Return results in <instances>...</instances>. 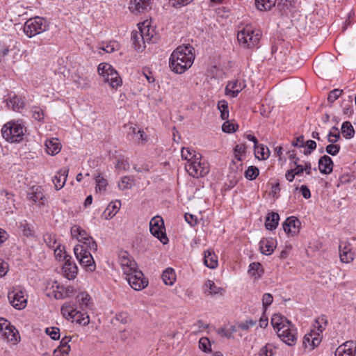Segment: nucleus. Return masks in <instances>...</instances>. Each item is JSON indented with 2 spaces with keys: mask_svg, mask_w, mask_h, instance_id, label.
<instances>
[{
  "mask_svg": "<svg viewBox=\"0 0 356 356\" xmlns=\"http://www.w3.org/2000/svg\"><path fill=\"white\" fill-rule=\"evenodd\" d=\"M194 59V48L191 45L179 46L170 55L169 66L173 72L181 74L192 66Z\"/></svg>",
  "mask_w": 356,
  "mask_h": 356,
  "instance_id": "1",
  "label": "nucleus"
},
{
  "mask_svg": "<svg viewBox=\"0 0 356 356\" xmlns=\"http://www.w3.org/2000/svg\"><path fill=\"white\" fill-rule=\"evenodd\" d=\"M2 137L9 143H20L24 140L26 131L24 122L22 120H10L1 128Z\"/></svg>",
  "mask_w": 356,
  "mask_h": 356,
  "instance_id": "2",
  "label": "nucleus"
},
{
  "mask_svg": "<svg viewBox=\"0 0 356 356\" xmlns=\"http://www.w3.org/2000/svg\"><path fill=\"white\" fill-rule=\"evenodd\" d=\"M261 37L259 30L253 29L250 26H246L238 32L237 40L239 44L243 48H253L259 44Z\"/></svg>",
  "mask_w": 356,
  "mask_h": 356,
  "instance_id": "3",
  "label": "nucleus"
},
{
  "mask_svg": "<svg viewBox=\"0 0 356 356\" xmlns=\"http://www.w3.org/2000/svg\"><path fill=\"white\" fill-rule=\"evenodd\" d=\"M97 72L104 81L108 83L112 88H117L122 85V79L111 64L107 63L99 64Z\"/></svg>",
  "mask_w": 356,
  "mask_h": 356,
  "instance_id": "4",
  "label": "nucleus"
},
{
  "mask_svg": "<svg viewBox=\"0 0 356 356\" xmlns=\"http://www.w3.org/2000/svg\"><path fill=\"white\" fill-rule=\"evenodd\" d=\"M48 22L44 18L35 17L29 19L25 22L23 31L27 37L33 38L46 31L48 29Z\"/></svg>",
  "mask_w": 356,
  "mask_h": 356,
  "instance_id": "5",
  "label": "nucleus"
},
{
  "mask_svg": "<svg viewBox=\"0 0 356 356\" xmlns=\"http://www.w3.org/2000/svg\"><path fill=\"white\" fill-rule=\"evenodd\" d=\"M91 251L84 247V245H76L74 248V254L80 265L87 271L93 272L96 269V265Z\"/></svg>",
  "mask_w": 356,
  "mask_h": 356,
  "instance_id": "6",
  "label": "nucleus"
},
{
  "mask_svg": "<svg viewBox=\"0 0 356 356\" xmlns=\"http://www.w3.org/2000/svg\"><path fill=\"white\" fill-rule=\"evenodd\" d=\"M71 234L72 238H76L84 247L88 248L90 250H97V244L92 237H91L86 230L79 225H74L71 227Z\"/></svg>",
  "mask_w": 356,
  "mask_h": 356,
  "instance_id": "7",
  "label": "nucleus"
},
{
  "mask_svg": "<svg viewBox=\"0 0 356 356\" xmlns=\"http://www.w3.org/2000/svg\"><path fill=\"white\" fill-rule=\"evenodd\" d=\"M185 169L188 175L194 178L203 177L210 171L209 163L201 159H195L190 164H185Z\"/></svg>",
  "mask_w": 356,
  "mask_h": 356,
  "instance_id": "8",
  "label": "nucleus"
},
{
  "mask_svg": "<svg viewBox=\"0 0 356 356\" xmlns=\"http://www.w3.org/2000/svg\"><path fill=\"white\" fill-rule=\"evenodd\" d=\"M279 338L289 346H294L298 340V332L295 325L291 322L282 325L277 332Z\"/></svg>",
  "mask_w": 356,
  "mask_h": 356,
  "instance_id": "9",
  "label": "nucleus"
},
{
  "mask_svg": "<svg viewBox=\"0 0 356 356\" xmlns=\"http://www.w3.org/2000/svg\"><path fill=\"white\" fill-rule=\"evenodd\" d=\"M61 313L67 318L76 321L83 325L89 323V316L74 308V305L70 303H65L61 307Z\"/></svg>",
  "mask_w": 356,
  "mask_h": 356,
  "instance_id": "10",
  "label": "nucleus"
},
{
  "mask_svg": "<svg viewBox=\"0 0 356 356\" xmlns=\"http://www.w3.org/2000/svg\"><path fill=\"white\" fill-rule=\"evenodd\" d=\"M24 290L13 287L8 293V298L12 306L16 309H23L27 304V297Z\"/></svg>",
  "mask_w": 356,
  "mask_h": 356,
  "instance_id": "11",
  "label": "nucleus"
},
{
  "mask_svg": "<svg viewBox=\"0 0 356 356\" xmlns=\"http://www.w3.org/2000/svg\"><path fill=\"white\" fill-rule=\"evenodd\" d=\"M149 230L151 234L159 239L163 244H166L168 242L165 232L164 222L161 217L155 216L150 220Z\"/></svg>",
  "mask_w": 356,
  "mask_h": 356,
  "instance_id": "12",
  "label": "nucleus"
},
{
  "mask_svg": "<svg viewBox=\"0 0 356 356\" xmlns=\"http://www.w3.org/2000/svg\"><path fill=\"white\" fill-rule=\"evenodd\" d=\"M129 273L130 275H126L124 277L133 289L140 291L148 285L147 280L145 278L143 273L139 268Z\"/></svg>",
  "mask_w": 356,
  "mask_h": 356,
  "instance_id": "13",
  "label": "nucleus"
},
{
  "mask_svg": "<svg viewBox=\"0 0 356 356\" xmlns=\"http://www.w3.org/2000/svg\"><path fill=\"white\" fill-rule=\"evenodd\" d=\"M118 262L124 276L130 275L129 273L138 268L136 261L127 251L121 250L119 252Z\"/></svg>",
  "mask_w": 356,
  "mask_h": 356,
  "instance_id": "14",
  "label": "nucleus"
},
{
  "mask_svg": "<svg viewBox=\"0 0 356 356\" xmlns=\"http://www.w3.org/2000/svg\"><path fill=\"white\" fill-rule=\"evenodd\" d=\"M152 0H131L129 9L131 13L138 15L145 13L152 9Z\"/></svg>",
  "mask_w": 356,
  "mask_h": 356,
  "instance_id": "15",
  "label": "nucleus"
},
{
  "mask_svg": "<svg viewBox=\"0 0 356 356\" xmlns=\"http://www.w3.org/2000/svg\"><path fill=\"white\" fill-rule=\"evenodd\" d=\"M339 257L341 262L349 264L355 259V252L351 245L348 242H341L339 246Z\"/></svg>",
  "mask_w": 356,
  "mask_h": 356,
  "instance_id": "16",
  "label": "nucleus"
},
{
  "mask_svg": "<svg viewBox=\"0 0 356 356\" xmlns=\"http://www.w3.org/2000/svg\"><path fill=\"white\" fill-rule=\"evenodd\" d=\"M65 264L63 266V275L68 280H74L78 272V268L74 262L71 261L70 256H65Z\"/></svg>",
  "mask_w": 356,
  "mask_h": 356,
  "instance_id": "17",
  "label": "nucleus"
},
{
  "mask_svg": "<svg viewBox=\"0 0 356 356\" xmlns=\"http://www.w3.org/2000/svg\"><path fill=\"white\" fill-rule=\"evenodd\" d=\"M1 338L11 345H16L20 341V335L18 330L13 325H10L0 334Z\"/></svg>",
  "mask_w": 356,
  "mask_h": 356,
  "instance_id": "18",
  "label": "nucleus"
},
{
  "mask_svg": "<svg viewBox=\"0 0 356 356\" xmlns=\"http://www.w3.org/2000/svg\"><path fill=\"white\" fill-rule=\"evenodd\" d=\"M282 227L285 233L294 236L300 231V222L296 217L291 216L286 219Z\"/></svg>",
  "mask_w": 356,
  "mask_h": 356,
  "instance_id": "19",
  "label": "nucleus"
},
{
  "mask_svg": "<svg viewBox=\"0 0 356 356\" xmlns=\"http://www.w3.org/2000/svg\"><path fill=\"white\" fill-rule=\"evenodd\" d=\"M28 199L34 204H38L40 207L44 206V199L45 197L43 190L41 186H32L27 194Z\"/></svg>",
  "mask_w": 356,
  "mask_h": 356,
  "instance_id": "20",
  "label": "nucleus"
},
{
  "mask_svg": "<svg viewBox=\"0 0 356 356\" xmlns=\"http://www.w3.org/2000/svg\"><path fill=\"white\" fill-rule=\"evenodd\" d=\"M321 341V337L319 335V332L311 331L305 335L302 343L305 348L312 350L318 346Z\"/></svg>",
  "mask_w": 356,
  "mask_h": 356,
  "instance_id": "21",
  "label": "nucleus"
},
{
  "mask_svg": "<svg viewBox=\"0 0 356 356\" xmlns=\"http://www.w3.org/2000/svg\"><path fill=\"white\" fill-rule=\"evenodd\" d=\"M335 356H355L356 343L348 341L340 345L335 350Z\"/></svg>",
  "mask_w": 356,
  "mask_h": 356,
  "instance_id": "22",
  "label": "nucleus"
},
{
  "mask_svg": "<svg viewBox=\"0 0 356 356\" xmlns=\"http://www.w3.org/2000/svg\"><path fill=\"white\" fill-rule=\"evenodd\" d=\"M245 87V83L242 80H235L229 82L225 88V94L232 98L237 97L238 93Z\"/></svg>",
  "mask_w": 356,
  "mask_h": 356,
  "instance_id": "23",
  "label": "nucleus"
},
{
  "mask_svg": "<svg viewBox=\"0 0 356 356\" xmlns=\"http://www.w3.org/2000/svg\"><path fill=\"white\" fill-rule=\"evenodd\" d=\"M138 31L143 35L147 42H154L155 31L150 26V23L148 21H145L142 23L138 24Z\"/></svg>",
  "mask_w": 356,
  "mask_h": 356,
  "instance_id": "24",
  "label": "nucleus"
},
{
  "mask_svg": "<svg viewBox=\"0 0 356 356\" xmlns=\"http://www.w3.org/2000/svg\"><path fill=\"white\" fill-rule=\"evenodd\" d=\"M68 172L69 169L67 168H63L59 170L52 178V181L56 191L60 190L64 187Z\"/></svg>",
  "mask_w": 356,
  "mask_h": 356,
  "instance_id": "25",
  "label": "nucleus"
},
{
  "mask_svg": "<svg viewBox=\"0 0 356 356\" xmlns=\"http://www.w3.org/2000/svg\"><path fill=\"white\" fill-rule=\"evenodd\" d=\"M277 245V241L273 238H263L259 242V249L262 254H271Z\"/></svg>",
  "mask_w": 356,
  "mask_h": 356,
  "instance_id": "26",
  "label": "nucleus"
},
{
  "mask_svg": "<svg viewBox=\"0 0 356 356\" xmlns=\"http://www.w3.org/2000/svg\"><path fill=\"white\" fill-rule=\"evenodd\" d=\"M332 159L327 155L321 156L318 160V169L321 173L323 175H329L333 170Z\"/></svg>",
  "mask_w": 356,
  "mask_h": 356,
  "instance_id": "27",
  "label": "nucleus"
},
{
  "mask_svg": "<svg viewBox=\"0 0 356 356\" xmlns=\"http://www.w3.org/2000/svg\"><path fill=\"white\" fill-rule=\"evenodd\" d=\"M131 40L135 50L143 51L145 48L147 40L144 39L139 31H134L131 33Z\"/></svg>",
  "mask_w": 356,
  "mask_h": 356,
  "instance_id": "28",
  "label": "nucleus"
},
{
  "mask_svg": "<svg viewBox=\"0 0 356 356\" xmlns=\"http://www.w3.org/2000/svg\"><path fill=\"white\" fill-rule=\"evenodd\" d=\"M203 290L207 296L223 295L225 293L224 289L218 287L214 282L210 280L205 282Z\"/></svg>",
  "mask_w": 356,
  "mask_h": 356,
  "instance_id": "29",
  "label": "nucleus"
},
{
  "mask_svg": "<svg viewBox=\"0 0 356 356\" xmlns=\"http://www.w3.org/2000/svg\"><path fill=\"white\" fill-rule=\"evenodd\" d=\"M45 147L47 153L50 155H56L61 149V145L58 138L47 139L45 141Z\"/></svg>",
  "mask_w": 356,
  "mask_h": 356,
  "instance_id": "30",
  "label": "nucleus"
},
{
  "mask_svg": "<svg viewBox=\"0 0 356 356\" xmlns=\"http://www.w3.org/2000/svg\"><path fill=\"white\" fill-rule=\"evenodd\" d=\"M181 155L182 159L186 161L185 164H190V163L191 161L193 162L195 159H201V154L189 147H183L181 149Z\"/></svg>",
  "mask_w": 356,
  "mask_h": 356,
  "instance_id": "31",
  "label": "nucleus"
},
{
  "mask_svg": "<svg viewBox=\"0 0 356 356\" xmlns=\"http://www.w3.org/2000/svg\"><path fill=\"white\" fill-rule=\"evenodd\" d=\"M76 300L83 311L91 309L92 301L88 293L81 292L76 296Z\"/></svg>",
  "mask_w": 356,
  "mask_h": 356,
  "instance_id": "32",
  "label": "nucleus"
},
{
  "mask_svg": "<svg viewBox=\"0 0 356 356\" xmlns=\"http://www.w3.org/2000/svg\"><path fill=\"white\" fill-rule=\"evenodd\" d=\"M280 220V216L277 213L270 212L266 219L265 226L267 229L273 230L277 228Z\"/></svg>",
  "mask_w": 356,
  "mask_h": 356,
  "instance_id": "33",
  "label": "nucleus"
},
{
  "mask_svg": "<svg viewBox=\"0 0 356 356\" xmlns=\"http://www.w3.org/2000/svg\"><path fill=\"white\" fill-rule=\"evenodd\" d=\"M204 264L209 268H216L218 266L217 256L213 252L207 250L204 252Z\"/></svg>",
  "mask_w": 356,
  "mask_h": 356,
  "instance_id": "34",
  "label": "nucleus"
},
{
  "mask_svg": "<svg viewBox=\"0 0 356 356\" xmlns=\"http://www.w3.org/2000/svg\"><path fill=\"white\" fill-rule=\"evenodd\" d=\"M292 170L296 176H300L303 172H305L307 175H311L312 172V164L309 161H302V164L295 165Z\"/></svg>",
  "mask_w": 356,
  "mask_h": 356,
  "instance_id": "35",
  "label": "nucleus"
},
{
  "mask_svg": "<svg viewBox=\"0 0 356 356\" xmlns=\"http://www.w3.org/2000/svg\"><path fill=\"white\" fill-rule=\"evenodd\" d=\"M263 273V268L259 263L253 262L250 264L248 274L250 277H253L254 280L259 279Z\"/></svg>",
  "mask_w": 356,
  "mask_h": 356,
  "instance_id": "36",
  "label": "nucleus"
},
{
  "mask_svg": "<svg viewBox=\"0 0 356 356\" xmlns=\"http://www.w3.org/2000/svg\"><path fill=\"white\" fill-rule=\"evenodd\" d=\"M291 321L280 314H274L271 318V324L277 332L282 325L289 323Z\"/></svg>",
  "mask_w": 356,
  "mask_h": 356,
  "instance_id": "37",
  "label": "nucleus"
},
{
  "mask_svg": "<svg viewBox=\"0 0 356 356\" xmlns=\"http://www.w3.org/2000/svg\"><path fill=\"white\" fill-rule=\"evenodd\" d=\"M277 0H255V6L260 11H268L275 7Z\"/></svg>",
  "mask_w": 356,
  "mask_h": 356,
  "instance_id": "38",
  "label": "nucleus"
},
{
  "mask_svg": "<svg viewBox=\"0 0 356 356\" xmlns=\"http://www.w3.org/2000/svg\"><path fill=\"white\" fill-rule=\"evenodd\" d=\"M161 277L165 284L170 286L172 285L176 280L175 270L171 268L165 269L163 272Z\"/></svg>",
  "mask_w": 356,
  "mask_h": 356,
  "instance_id": "39",
  "label": "nucleus"
},
{
  "mask_svg": "<svg viewBox=\"0 0 356 356\" xmlns=\"http://www.w3.org/2000/svg\"><path fill=\"white\" fill-rule=\"evenodd\" d=\"M341 130L343 136L346 139H350L354 137L355 130L350 122H344L341 125Z\"/></svg>",
  "mask_w": 356,
  "mask_h": 356,
  "instance_id": "40",
  "label": "nucleus"
},
{
  "mask_svg": "<svg viewBox=\"0 0 356 356\" xmlns=\"http://www.w3.org/2000/svg\"><path fill=\"white\" fill-rule=\"evenodd\" d=\"M254 152L256 157L261 160L267 159L270 156L268 148L263 145L254 146Z\"/></svg>",
  "mask_w": 356,
  "mask_h": 356,
  "instance_id": "41",
  "label": "nucleus"
},
{
  "mask_svg": "<svg viewBox=\"0 0 356 356\" xmlns=\"http://www.w3.org/2000/svg\"><path fill=\"white\" fill-rule=\"evenodd\" d=\"M327 324V317L325 316L322 315V316L318 317L316 319L315 323L314 325V331L315 332H319V335L321 336V334L325 329Z\"/></svg>",
  "mask_w": 356,
  "mask_h": 356,
  "instance_id": "42",
  "label": "nucleus"
},
{
  "mask_svg": "<svg viewBox=\"0 0 356 356\" xmlns=\"http://www.w3.org/2000/svg\"><path fill=\"white\" fill-rule=\"evenodd\" d=\"M121 203L120 201L111 203L104 211V214L106 216V218H111L118 213Z\"/></svg>",
  "mask_w": 356,
  "mask_h": 356,
  "instance_id": "43",
  "label": "nucleus"
},
{
  "mask_svg": "<svg viewBox=\"0 0 356 356\" xmlns=\"http://www.w3.org/2000/svg\"><path fill=\"white\" fill-rule=\"evenodd\" d=\"M95 180L96 182V191L104 192L108 185V181L104 179L100 173L95 175Z\"/></svg>",
  "mask_w": 356,
  "mask_h": 356,
  "instance_id": "44",
  "label": "nucleus"
},
{
  "mask_svg": "<svg viewBox=\"0 0 356 356\" xmlns=\"http://www.w3.org/2000/svg\"><path fill=\"white\" fill-rule=\"evenodd\" d=\"M246 152V146L245 144H238L234 149V159L238 161H243V157Z\"/></svg>",
  "mask_w": 356,
  "mask_h": 356,
  "instance_id": "45",
  "label": "nucleus"
},
{
  "mask_svg": "<svg viewBox=\"0 0 356 356\" xmlns=\"http://www.w3.org/2000/svg\"><path fill=\"white\" fill-rule=\"evenodd\" d=\"M241 161H242L233 159L229 165V170L235 179H236V175L242 170Z\"/></svg>",
  "mask_w": 356,
  "mask_h": 356,
  "instance_id": "46",
  "label": "nucleus"
},
{
  "mask_svg": "<svg viewBox=\"0 0 356 356\" xmlns=\"http://www.w3.org/2000/svg\"><path fill=\"white\" fill-rule=\"evenodd\" d=\"M275 346L273 343H266L259 350V356H273L275 353Z\"/></svg>",
  "mask_w": 356,
  "mask_h": 356,
  "instance_id": "47",
  "label": "nucleus"
},
{
  "mask_svg": "<svg viewBox=\"0 0 356 356\" xmlns=\"http://www.w3.org/2000/svg\"><path fill=\"white\" fill-rule=\"evenodd\" d=\"M218 108L220 112V116L222 120H227L229 118L228 103L225 100L219 101Z\"/></svg>",
  "mask_w": 356,
  "mask_h": 356,
  "instance_id": "48",
  "label": "nucleus"
},
{
  "mask_svg": "<svg viewBox=\"0 0 356 356\" xmlns=\"http://www.w3.org/2000/svg\"><path fill=\"white\" fill-rule=\"evenodd\" d=\"M44 241L51 249L56 248L60 244L57 242L56 235L54 234H46L44 235Z\"/></svg>",
  "mask_w": 356,
  "mask_h": 356,
  "instance_id": "49",
  "label": "nucleus"
},
{
  "mask_svg": "<svg viewBox=\"0 0 356 356\" xmlns=\"http://www.w3.org/2000/svg\"><path fill=\"white\" fill-rule=\"evenodd\" d=\"M32 117L37 121L42 122L44 118V110L39 106L31 108Z\"/></svg>",
  "mask_w": 356,
  "mask_h": 356,
  "instance_id": "50",
  "label": "nucleus"
},
{
  "mask_svg": "<svg viewBox=\"0 0 356 356\" xmlns=\"http://www.w3.org/2000/svg\"><path fill=\"white\" fill-rule=\"evenodd\" d=\"M259 171L256 166H249L245 172V177L249 180L255 179L259 175Z\"/></svg>",
  "mask_w": 356,
  "mask_h": 356,
  "instance_id": "51",
  "label": "nucleus"
},
{
  "mask_svg": "<svg viewBox=\"0 0 356 356\" xmlns=\"http://www.w3.org/2000/svg\"><path fill=\"white\" fill-rule=\"evenodd\" d=\"M211 342L207 337H202L199 341V348L204 353H210L211 351Z\"/></svg>",
  "mask_w": 356,
  "mask_h": 356,
  "instance_id": "52",
  "label": "nucleus"
},
{
  "mask_svg": "<svg viewBox=\"0 0 356 356\" xmlns=\"http://www.w3.org/2000/svg\"><path fill=\"white\" fill-rule=\"evenodd\" d=\"M120 48V45L116 41H111L105 46H103L101 49L106 51V53H112L115 51L118 50Z\"/></svg>",
  "mask_w": 356,
  "mask_h": 356,
  "instance_id": "53",
  "label": "nucleus"
},
{
  "mask_svg": "<svg viewBox=\"0 0 356 356\" xmlns=\"http://www.w3.org/2000/svg\"><path fill=\"white\" fill-rule=\"evenodd\" d=\"M70 351V346L66 345L59 346L54 352V356H65Z\"/></svg>",
  "mask_w": 356,
  "mask_h": 356,
  "instance_id": "54",
  "label": "nucleus"
},
{
  "mask_svg": "<svg viewBox=\"0 0 356 356\" xmlns=\"http://www.w3.org/2000/svg\"><path fill=\"white\" fill-rule=\"evenodd\" d=\"M131 133L136 135V140L138 143H144L147 140V135L142 129H138L136 132V129L133 127L131 128Z\"/></svg>",
  "mask_w": 356,
  "mask_h": 356,
  "instance_id": "55",
  "label": "nucleus"
},
{
  "mask_svg": "<svg viewBox=\"0 0 356 356\" xmlns=\"http://www.w3.org/2000/svg\"><path fill=\"white\" fill-rule=\"evenodd\" d=\"M58 289H62V291H59L55 293V297L56 299H63L69 296V293H72L73 291L72 288H67L64 289L63 286L59 287L57 286Z\"/></svg>",
  "mask_w": 356,
  "mask_h": 356,
  "instance_id": "56",
  "label": "nucleus"
},
{
  "mask_svg": "<svg viewBox=\"0 0 356 356\" xmlns=\"http://www.w3.org/2000/svg\"><path fill=\"white\" fill-rule=\"evenodd\" d=\"M341 149V147L338 144L330 143L325 147L326 152L332 156H336L338 154Z\"/></svg>",
  "mask_w": 356,
  "mask_h": 356,
  "instance_id": "57",
  "label": "nucleus"
},
{
  "mask_svg": "<svg viewBox=\"0 0 356 356\" xmlns=\"http://www.w3.org/2000/svg\"><path fill=\"white\" fill-rule=\"evenodd\" d=\"M343 93V90L340 89H334L330 92L327 101L330 103H333L336 101Z\"/></svg>",
  "mask_w": 356,
  "mask_h": 356,
  "instance_id": "58",
  "label": "nucleus"
},
{
  "mask_svg": "<svg viewBox=\"0 0 356 356\" xmlns=\"http://www.w3.org/2000/svg\"><path fill=\"white\" fill-rule=\"evenodd\" d=\"M46 333L54 340L58 339L60 337V330L58 327H47Z\"/></svg>",
  "mask_w": 356,
  "mask_h": 356,
  "instance_id": "59",
  "label": "nucleus"
},
{
  "mask_svg": "<svg viewBox=\"0 0 356 356\" xmlns=\"http://www.w3.org/2000/svg\"><path fill=\"white\" fill-rule=\"evenodd\" d=\"M131 179L129 177H123L120 181V182L118 184V186L121 190H126L129 189L131 187Z\"/></svg>",
  "mask_w": 356,
  "mask_h": 356,
  "instance_id": "60",
  "label": "nucleus"
},
{
  "mask_svg": "<svg viewBox=\"0 0 356 356\" xmlns=\"http://www.w3.org/2000/svg\"><path fill=\"white\" fill-rule=\"evenodd\" d=\"M273 300V297L270 293H266L262 296V305L263 307L266 309L269 307Z\"/></svg>",
  "mask_w": 356,
  "mask_h": 356,
  "instance_id": "61",
  "label": "nucleus"
},
{
  "mask_svg": "<svg viewBox=\"0 0 356 356\" xmlns=\"http://www.w3.org/2000/svg\"><path fill=\"white\" fill-rule=\"evenodd\" d=\"M115 318L118 321L126 324L129 321V314L126 312H121L116 314Z\"/></svg>",
  "mask_w": 356,
  "mask_h": 356,
  "instance_id": "62",
  "label": "nucleus"
},
{
  "mask_svg": "<svg viewBox=\"0 0 356 356\" xmlns=\"http://www.w3.org/2000/svg\"><path fill=\"white\" fill-rule=\"evenodd\" d=\"M256 325V321L253 320H247L238 324V327L243 330H248L250 327Z\"/></svg>",
  "mask_w": 356,
  "mask_h": 356,
  "instance_id": "63",
  "label": "nucleus"
},
{
  "mask_svg": "<svg viewBox=\"0 0 356 356\" xmlns=\"http://www.w3.org/2000/svg\"><path fill=\"white\" fill-rule=\"evenodd\" d=\"M340 139L339 131L333 132L330 131L327 134V140L330 143H335Z\"/></svg>",
  "mask_w": 356,
  "mask_h": 356,
  "instance_id": "64",
  "label": "nucleus"
}]
</instances>
